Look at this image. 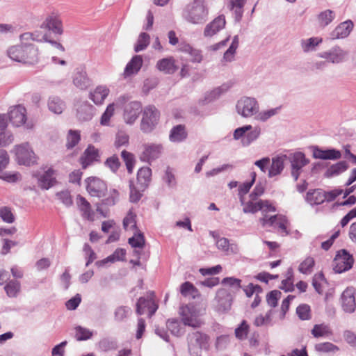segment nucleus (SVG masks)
<instances>
[{
    "mask_svg": "<svg viewBox=\"0 0 356 356\" xmlns=\"http://www.w3.org/2000/svg\"><path fill=\"white\" fill-rule=\"evenodd\" d=\"M8 55L12 60L26 65L37 64L40 60L38 47L34 44L13 46L8 49Z\"/></svg>",
    "mask_w": 356,
    "mask_h": 356,
    "instance_id": "nucleus-1",
    "label": "nucleus"
},
{
    "mask_svg": "<svg viewBox=\"0 0 356 356\" xmlns=\"http://www.w3.org/2000/svg\"><path fill=\"white\" fill-rule=\"evenodd\" d=\"M209 15L205 0H193L186 9L184 17L190 23L197 24L204 22Z\"/></svg>",
    "mask_w": 356,
    "mask_h": 356,
    "instance_id": "nucleus-2",
    "label": "nucleus"
},
{
    "mask_svg": "<svg viewBox=\"0 0 356 356\" xmlns=\"http://www.w3.org/2000/svg\"><path fill=\"white\" fill-rule=\"evenodd\" d=\"M140 129L144 133H150L159 122L160 112L153 105H149L142 109Z\"/></svg>",
    "mask_w": 356,
    "mask_h": 356,
    "instance_id": "nucleus-3",
    "label": "nucleus"
},
{
    "mask_svg": "<svg viewBox=\"0 0 356 356\" xmlns=\"http://www.w3.org/2000/svg\"><path fill=\"white\" fill-rule=\"evenodd\" d=\"M21 44L19 46H29L30 42H48L61 51H65L64 47L58 42L51 40L47 33H42V31L35 32H26L19 35Z\"/></svg>",
    "mask_w": 356,
    "mask_h": 356,
    "instance_id": "nucleus-4",
    "label": "nucleus"
},
{
    "mask_svg": "<svg viewBox=\"0 0 356 356\" xmlns=\"http://www.w3.org/2000/svg\"><path fill=\"white\" fill-rule=\"evenodd\" d=\"M41 30L44 33H51L56 35H61L63 33V25L60 15L56 13H51L46 15L44 20L40 25Z\"/></svg>",
    "mask_w": 356,
    "mask_h": 356,
    "instance_id": "nucleus-5",
    "label": "nucleus"
},
{
    "mask_svg": "<svg viewBox=\"0 0 356 356\" xmlns=\"http://www.w3.org/2000/svg\"><path fill=\"white\" fill-rule=\"evenodd\" d=\"M14 150L19 164L31 165L37 162L38 158L28 143L15 145Z\"/></svg>",
    "mask_w": 356,
    "mask_h": 356,
    "instance_id": "nucleus-6",
    "label": "nucleus"
},
{
    "mask_svg": "<svg viewBox=\"0 0 356 356\" xmlns=\"http://www.w3.org/2000/svg\"><path fill=\"white\" fill-rule=\"evenodd\" d=\"M354 263L353 256L345 249L339 250L333 261V270L336 273H341L350 270Z\"/></svg>",
    "mask_w": 356,
    "mask_h": 356,
    "instance_id": "nucleus-7",
    "label": "nucleus"
},
{
    "mask_svg": "<svg viewBox=\"0 0 356 356\" xmlns=\"http://www.w3.org/2000/svg\"><path fill=\"white\" fill-rule=\"evenodd\" d=\"M187 340L190 353L198 354L200 350L208 347L209 337L201 332L196 331L188 334Z\"/></svg>",
    "mask_w": 356,
    "mask_h": 356,
    "instance_id": "nucleus-8",
    "label": "nucleus"
},
{
    "mask_svg": "<svg viewBox=\"0 0 356 356\" xmlns=\"http://www.w3.org/2000/svg\"><path fill=\"white\" fill-rule=\"evenodd\" d=\"M260 135V129L258 127L252 129L251 125H245L237 128L234 132V138L235 140L241 139L244 145H248L255 140Z\"/></svg>",
    "mask_w": 356,
    "mask_h": 356,
    "instance_id": "nucleus-9",
    "label": "nucleus"
},
{
    "mask_svg": "<svg viewBox=\"0 0 356 356\" xmlns=\"http://www.w3.org/2000/svg\"><path fill=\"white\" fill-rule=\"evenodd\" d=\"M179 314L181 316V321L185 325L195 328L199 327L201 325L202 322L193 306H181L179 309Z\"/></svg>",
    "mask_w": 356,
    "mask_h": 356,
    "instance_id": "nucleus-10",
    "label": "nucleus"
},
{
    "mask_svg": "<svg viewBox=\"0 0 356 356\" xmlns=\"http://www.w3.org/2000/svg\"><path fill=\"white\" fill-rule=\"evenodd\" d=\"M236 109L242 116L248 118L257 113L259 105L254 98L243 97L238 101Z\"/></svg>",
    "mask_w": 356,
    "mask_h": 356,
    "instance_id": "nucleus-11",
    "label": "nucleus"
},
{
    "mask_svg": "<svg viewBox=\"0 0 356 356\" xmlns=\"http://www.w3.org/2000/svg\"><path fill=\"white\" fill-rule=\"evenodd\" d=\"M149 296L147 298L140 297L136 303V313L138 315H143L148 312V316L151 317L156 312L158 305L153 299L154 292H149Z\"/></svg>",
    "mask_w": 356,
    "mask_h": 356,
    "instance_id": "nucleus-12",
    "label": "nucleus"
},
{
    "mask_svg": "<svg viewBox=\"0 0 356 356\" xmlns=\"http://www.w3.org/2000/svg\"><path fill=\"white\" fill-rule=\"evenodd\" d=\"M260 222L263 227H273L274 228H279L283 235H287L289 232L286 229L287 219L282 215H275L268 217L265 216L260 219Z\"/></svg>",
    "mask_w": 356,
    "mask_h": 356,
    "instance_id": "nucleus-13",
    "label": "nucleus"
},
{
    "mask_svg": "<svg viewBox=\"0 0 356 356\" xmlns=\"http://www.w3.org/2000/svg\"><path fill=\"white\" fill-rule=\"evenodd\" d=\"M216 309L221 313L228 312L232 307L233 296L226 289H220L216 293Z\"/></svg>",
    "mask_w": 356,
    "mask_h": 356,
    "instance_id": "nucleus-14",
    "label": "nucleus"
},
{
    "mask_svg": "<svg viewBox=\"0 0 356 356\" xmlns=\"http://www.w3.org/2000/svg\"><path fill=\"white\" fill-rule=\"evenodd\" d=\"M150 179H130V201L136 203L140 200L143 192L145 191Z\"/></svg>",
    "mask_w": 356,
    "mask_h": 356,
    "instance_id": "nucleus-15",
    "label": "nucleus"
},
{
    "mask_svg": "<svg viewBox=\"0 0 356 356\" xmlns=\"http://www.w3.org/2000/svg\"><path fill=\"white\" fill-rule=\"evenodd\" d=\"M162 152L163 146L161 144H144L140 159L143 161L150 162L158 159L161 155Z\"/></svg>",
    "mask_w": 356,
    "mask_h": 356,
    "instance_id": "nucleus-16",
    "label": "nucleus"
},
{
    "mask_svg": "<svg viewBox=\"0 0 356 356\" xmlns=\"http://www.w3.org/2000/svg\"><path fill=\"white\" fill-rule=\"evenodd\" d=\"M291 175L294 178H298L300 175L302 169L305 166L309 161L302 152H296L290 157Z\"/></svg>",
    "mask_w": 356,
    "mask_h": 356,
    "instance_id": "nucleus-17",
    "label": "nucleus"
},
{
    "mask_svg": "<svg viewBox=\"0 0 356 356\" xmlns=\"http://www.w3.org/2000/svg\"><path fill=\"white\" fill-rule=\"evenodd\" d=\"M142 111V104L139 102H131L126 105L123 118L126 123L133 124Z\"/></svg>",
    "mask_w": 356,
    "mask_h": 356,
    "instance_id": "nucleus-18",
    "label": "nucleus"
},
{
    "mask_svg": "<svg viewBox=\"0 0 356 356\" xmlns=\"http://www.w3.org/2000/svg\"><path fill=\"white\" fill-rule=\"evenodd\" d=\"M226 24L224 15H219L207 24L204 29L203 35L205 38H211L225 28Z\"/></svg>",
    "mask_w": 356,
    "mask_h": 356,
    "instance_id": "nucleus-19",
    "label": "nucleus"
},
{
    "mask_svg": "<svg viewBox=\"0 0 356 356\" xmlns=\"http://www.w3.org/2000/svg\"><path fill=\"white\" fill-rule=\"evenodd\" d=\"M86 188L90 195L102 197L107 190L106 184L103 179H87Z\"/></svg>",
    "mask_w": 356,
    "mask_h": 356,
    "instance_id": "nucleus-20",
    "label": "nucleus"
},
{
    "mask_svg": "<svg viewBox=\"0 0 356 356\" xmlns=\"http://www.w3.org/2000/svg\"><path fill=\"white\" fill-rule=\"evenodd\" d=\"M341 304L344 312L353 313L356 308L355 289L353 288H347L341 295Z\"/></svg>",
    "mask_w": 356,
    "mask_h": 356,
    "instance_id": "nucleus-21",
    "label": "nucleus"
},
{
    "mask_svg": "<svg viewBox=\"0 0 356 356\" xmlns=\"http://www.w3.org/2000/svg\"><path fill=\"white\" fill-rule=\"evenodd\" d=\"M100 155L98 149L95 146L90 145L84 151L83 155L80 158V163L83 169H86L89 165L93 162L99 160Z\"/></svg>",
    "mask_w": 356,
    "mask_h": 356,
    "instance_id": "nucleus-22",
    "label": "nucleus"
},
{
    "mask_svg": "<svg viewBox=\"0 0 356 356\" xmlns=\"http://www.w3.org/2000/svg\"><path fill=\"white\" fill-rule=\"evenodd\" d=\"M9 120L15 127L24 124L26 120V110L20 105L15 106L9 112Z\"/></svg>",
    "mask_w": 356,
    "mask_h": 356,
    "instance_id": "nucleus-23",
    "label": "nucleus"
},
{
    "mask_svg": "<svg viewBox=\"0 0 356 356\" xmlns=\"http://www.w3.org/2000/svg\"><path fill=\"white\" fill-rule=\"evenodd\" d=\"M218 249L223 252L226 255L236 254L239 252V248L236 243H231L225 237L219 238L216 241Z\"/></svg>",
    "mask_w": 356,
    "mask_h": 356,
    "instance_id": "nucleus-24",
    "label": "nucleus"
},
{
    "mask_svg": "<svg viewBox=\"0 0 356 356\" xmlns=\"http://www.w3.org/2000/svg\"><path fill=\"white\" fill-rule=\"evenodd\" d=\"M287 159V156L281 154L272 159V163L268 169V176L275 177L281 174L284 168V163Z\"/></svg>",
    "mask_w": 356,
    "mask_h": 356,
    "instance_id": "nucleus-25",
    "label": "nucleus"
},
{
    "mask_svg": "<svg viewBox=\"0 0 356 356\" xmlns=\"http://www.w3.org/2000/svg\"><path fill=\"white\" fill-rule=\"evenodd\" d=\"M353 28V23L350 20L345 21L339 24L332 33L333 39L344 38L347 37Z\"/></svg>",
    "mask_w": 356,
    "mask_h": 356,
    "instance_id": "nucleus-26",
    "label": "nucleus"
},
{
    "mask_svg": "<svg viewBox=\"0 0 356 356\" xmlns=\"http://www.w3.org/2000/svg\"><path fill=\"white\" fill-rule=\"evenodd\" d=\"M143 60L141 56H134L131 58V60L127 64L123 74L124 76L127 77L132 74H136L140 70L143 65Z\"/></svg>",
    "mask_w": 356,
    "mask_h": 356,
    "instance_id": "nucleus-27",
    "label": "nucleus"
},
{
    "mask_svg": "<svg viewBox=\"0 0 356 356\" xmlns=\"http://www.w3.org/2000/svg\"><path fill=\"white\" fill-rule=\"evenodd\" d=\"M313 156L319 159H339L341 156V154L339 150L327 149L323 150L318 147H314L313 150Z\"/></svg>",
    "mask_w": 356,
    "mask_h": 356,
    "instance_id": "nucleus-28",
    "label": "nucleus"
},
{
    "mask_svg": "<svg viewBox=\"0 0 356 356\" xmlns=\"http://www.w3.org/2000/svg\"><path fill=\"white\" fill-rule=\"evenodd\" d=\"M110 92L109 89L104 86H97L90 94V99L97 105H101Z\"/></svg>",
    "mask_w": 356,
    "mask_h": 356,
    "instance_id": "nucleus-29",
    "label": "nucleus"
},
{
    "mask_svg": "<svg viewBox=\"0 0 356 356\" xmlns=\"http://www.w3.org/2000/svg\"><path fill=\"white\" fill-rule=\"evenodd\" d=\"M325 200L326 196H325V191L320 188L309 191L306 195V200L311 205L321 204L323 203Z\"/></svg>",
    "mask_w": 356,
    "mask_h": 356,
    "instance_id": "nucleus-30",
    "label": "nucleus"
},
{
    "mask_svg": "<svg viewBox=\"0 0 356 356\" xmlns=\"http://www.w3.org/2000/svg\"><path fill=\"white\" fill-rule=\"evenodd\" d=\"M188 136V133L186 130V127L182 124H179L172 127L169 135V139L171 142L179 143Z\"/></svg>",
    "mask_w": 356,
    "mask_h": 356,
    "instance_id": "nucleus-31",
    "label": "nucleus"
},
{
    "mask_svg": "<svg viewBox=\"0 0 356 356\" xmlns=\"http://www.w3.org/2000/svg\"><path fill=\"white\" fill-rule=\"evenodd\" d=\"M77 204L84 218L90 221L94 220L95 213L91 209L90 203L84 197L79 195L77 197Z\"/></svg>",
    "mask_w": 356,
    "mask_h": 356,
    "instance_id": "nucleus-32",
    "label": "nucleus"
},
{
    "mask_svg": "<svg viewBox=\"0 0 356 356\" xmlns=\"http://www.w3.org/2000/svg\"><path fill=\"white\" fill-rule=\"evenodd\" d=\"M157 68L166 74H172L178 67L175 65V60L172 58H163L157 62Z\"/></svg>",
    "mask_w": 356,
    "mask_h": 356,
    "instance_id": "nucleus-33",
    "label": "nucleus"
},
{
    "mask_svg": "<svg viewBox=\"0 0 356 356\" xmlns=\"http://www.w3.org/2000/svg\"><path fill=\"white\" fill-rule=\"evenodd\" d=\"M335 18V13L331 10L321 12L316 17L317 24L320 28H325Z\"/></svg>",
    "mask_w": 356,
    "mask_h": 356,
    "instance_id": "nucleus-34",
    "label": "nucleus"
},
{
    "mask_svg": "<svg viewBox=\"0 0 356 356\" xmlns=\"http://www.w3.org/2000/svg\"><path fill=\"white\" fill-rule=\"evenodd\" d=\"M48 108L51 112L60 114L64 111L65 104L58 97L53 96L49 99Z\"/></svg>",
    "mask_w": 356,
    "mask_h": 356,
    "instance_id": "nucleus-35",
    "label": "nucleus"
},
{
    "mask_svg": "<svg viewBox=\"0 0 356 356\" xmlns=\"http://www.w3.org/2000/svg\"><path fill=\"white\" fill-rule=\"evenodd\" d=\"M347 169V163L346 161H340L327 168L325 175L327 177H337L345 172Z\"/></svg>",
    "mask_w": 356,
    "mask_h": 356,
    "instance_id": "nucleus-36",
    "label": "nucleus"
},
{
    "mask_svg": "<svg viewBox=\"0 0 356 356\" xmlns=\"http://www.w3.org/2000/svg\"><path fill=\"white\" fill-rule=\"evenodd\" d=\"M21 289V284L19 282L12 280H10L4 286L6 295L10 298H15L17 296Z\"/></svg>",
    "mask_w": 356,
    "mask_h": 356,
    "instance_id": "nucleus-37",
    "label": "nucleus"
},
{
    "mask_svg": "<svg viewBox=\"0 0 356 356\" xmlns=\"http://www.w3.org/2000/svg\"><path fill=\"white\" fill-rule=\"evenodd\" d=\"M245 1L246 0H231L229 1V9L234 11L236 20H240L243 15Z\"/></svg>",
    "mask_w": 356,
    "mask_h": 356,
    "instance_id": "nucleus-38",
    "label": "nucleus"
},
{
    "mask_svg": "<svg viewBox=\"0 0 356 356\" xmlns=\"http://www.w3.org/2000/svg\"><path fill=\"white\" fill-rule=\"evenodd\" d=\"M131 309L127 306H119L114 312V319L117 322L124 321L131 314Z\"/></svg>",
    "mask_w": 356,
    "mask_h": 356,
    "instance_id": "nucleus-39",
    "label": "nucleus"
},
{
    "mask_svg": "<svg viewBox=\"0 0 356 356\" xmlns=\"http://www.w3.org/2000/svg\"><path fill=\"white\" fill-rule=\"evenodd\" d=\"M238 37L234 36L232 42L228 49L223 55V60L226 62H231L234 60L237 48L238 47Z\"/></svg>",
    "mask_w": 356,
    "mask_h": 356,
    "instance_id": "nucleus-40",
    "label": "nucleus"
},
{
    "mask_svg": "<svg viewBox=\"0 0 356 356\" xmlns=\"http://www.w3.org/2000/svg\"><path fill=\"white\" fill-rule=\"evenodd\" d=\"M92 106L90 105H81L77 110V117L81 121H87L92 117Z\"/></svg>",
    "mask_w": 356,
    "mask_h": 356,
    "instance_id": "nucleus-41",
    "label": "nucleus"
},
{
    "mask_svg": "<svg viewBox=\"0 0 356 356\" xmlns=\"http://www.w3.org/2000/svg\"><path fill=\"white\" fill-rule=\"evenodd\" d=\"M137 232L134 234V236L129 238L128 243L135 250L136 248L141 249L145 246V240L144 235L142 232L136 231Z\"/></svg>",
    "mask_w": 356,
    "mask_h": 356,
    "instance_id": "nucleus-42",
    "label": "nucleus"
},
{
    "mask_svg": "<svg viewBox=\"0 0 356 356\" xmlns=\"http://www.w3.org/2000/svg\"><path fill=\"white\" fill-rule=\"evenodd\" d=\"M311 332H312V334L315 338L323 337L328 336L332 334L330 327L325 324L314 325Z\"/></svg>",
    "mask_w": 356,
    "mask_h": 356,
    "instance_id": "nucleus-43",
    "label": "nucleus"
},
{
    "mask_svg": "<svg viewBox=\"0 0 356 356\" xmlns=\"http://www.w3.org/2000/svg\"><path fill=\"white\" fill-rule=\"evenodd\" d=\"M98 348L102 351L108 352L117 349L118 343L113 339L104 338L99 341Z\"/></svg>",
    "mask_w": 356,
    "mask_h": 356,
    "instance_id": "nucleus-44",
    "label": "nucleus"
},
{
    "mask_svg": "<svg viewBox=\"0 0 356 356\" xmlns=\"http://www.w3.org/2000/svg\"><path fill=\"white\" fill-rule=\"evenodd\" d=\"M314 265L315 261L314 258L312 257H307L299 265L298 270L302 274L309 275L313 271Z\"/></svg>",
    "mask_w": 356,
    "mask_h": 356,
    "instance_id": "nucleus-45",
    "label": "nucleus"
},
{
    "mask_svg": "<svg viewBox=\"0 0 356 356\" xmlns=\"http://www.w3.org/2000/svg\"><path fill=\"white\" fill-rule=\"evenodd\" d=\"M150 36L146 33H141L138 38L137 42L134 47V51L139 52L144 50L149 45Z\"/></svg>",
    "mask_w": 356,
    "mask_h": 356,
    "instance_id": "nucleus-46",
    "label": "nucleus"
},
{
    "mask_svg": "<svg viewBox=\"0 0 356 356\" xmlns=\"http://www.w3.org/2000/svg\"><path fill=\"white\" fill-rule=\"evenodd\" d=\"M93 335L92 331L82 326L75 327V338L77 341H86L90 339Z\"/></svg>",
    "mask_w": 356,
    "mask_h": 356,
    "instance_id": "nucleus-47",
    "label": "nucleus"
},
{
    "mask_svg": "<svg viewBox=\"0 0 356 356\" xmlns=\"http://www.w3.org/2000/svg\"><path fill=\"white\" fill-rule=\"evenodd\" d=\"M136 215L130 209L123 220V227L125 229H135L138 231L136 221Z\"/></svg>",
    "mask_w": 356,
    "mask_h": 356,
    "instance_id": "nucleus-48",
    "label": "nucleus"
},
{
    "mask_svg": "<svg viewBox=\"0 0 356 356\" xmlns=\"http://www.w3.org/2000/svg\"><path fill=\"white\" fill-rule=\"evenodd\" d=\"M121 157L125 163L129 173H132L136 163L134 154L126 150H123L121 152Z\"/></svg>",
    "mask_w": 356,
    "mask_h": 356,
    "instance_id": "nucleus-49",
    "label": "nucleus"
},
{
    "mask_svg": "<svg viewBox=\"0 0 356 356\" xmlns=\"http://www.w3.org/2000/svg\"><path fill=\"white\" fill-rule=\"evenodd\" d=\"M80 133L77 131L70 130L67 136L66 147L67 149H72L75 147L80 141Z\"/></svg>",
    "mask_w": 356,
    "mask_h": 356,
    "instance_id": "nucleus-50",
    "label": "nucleus"
},
{
    "mask_svg": "<svg viewBox=\"0 0 356 356\" xmlns=\"http://www.w3.org/2000/svg\"><path fill=\"white\" fill-rule=\"evenodd\" d=\"M249 325L245 320L242 321L241 324L235 329V336L240 340H244L247 338L249 332Z\"/></svg>",
    "mask_w": 356,
    "mask_h": 356,
    "instance_id": "nucleus-51",
    "label": "nucleus"
},
{
    "mask_svg": "<svg viewBox=\"0 0 356 356\" xmlns=\"http://www.w3.org/2000/svg\"><path fill=\"white\" fill-rule=\"evenodd\" d=\"M296 314L302 321L309 320L312 318L310 307L307 304L300 305L296 309Z\"/></svg>",
    "mask_w": 356,
    "mask_h": 356,
    "instance_id": "nucleus-52",
    "label": "nucleus"
},
{
    "mask_svg": "<svg viewBox=\"0 0 356 356\" xmlns=\"http://www.w3.org/2000/svg\"><path fill=\"white\" fill-rule=\"evenodd\" d=\"M315 350L320 353H334L338 351L339 348L330 342H323L316 344Z\"/></svg>",
    "mask_w": 356,
    "mask_h": 356,
    "instance_id": "nucleus-53",
    "label": "nucleus"
},
{
    "mask_svg": "<svg viewBox=\"0 0 356 356\" xmlns=\"http://www.w3.org/2000/svg\"><path fill=\"white\" fill-rule=\"evenodd\" d=\"M73 82L74 85L81 89L86 87L88 82V78L86 72H77L74 76Z\"/></svg>",
    "mask_w": 356,
    "mask_h": 356,
    "instance_id": "nucleus-54",
    "label": "nucleus"
},
{
    "mask_svg": "<svg viewBox=\"0 0 356 356\" xmlns=\"http://www.w3.org/2000/svg\"><path fill=\"white\" fill-rule=\"evenodd\" d=\"M115 113V104L113 103L110 104L107 106L104 113L101 117L100 123L102 125H108L109 122L112 116Z\"/></svg>",
    "mask_w": 356,
    "mask_h": 356,
    "instance_id": "nucleus-55",
    "label": "nucleus"
},
{
    "mask_svg": "<svg viewBox=\"0 0 356 356\" xmlns=\"http://www.w3.org/2000/svg\"><path fill=\"white\" fill-rule=\"evenodd\" d=\"M0 218L6 223H13L15 220L11 208L8 207H0Z\"/></svg>",
    "mask_w": 356,
    "mask_h": 356,
    "instance_id": "nucleus-56",
    "label": "nucleus"
},
{
    "mask_svg": "<svg viewBox=\"0 0 356 356\" xmlns=\"http://www.w3.org/2000/svg\"><path fill=\"white\" fill-rule=\"evenodd\" d=\"M196 292V288L190 282H185L180 286V293L183 296H194Z\"/></svg>",
    "mask_w": 356,
    "mask_h": 356,
    "instance_id": "nucleus-57",
    "label": "nucleus"
},
{
    "mask_svg": "<svg viewBox=\"0 0 356 356\" xmlns=\"http://www.w3.org/2000/svg\"><path fill=\"white\" fill-rule=\"evenodd\" d=\"M222 284L228 286L233 289L238 291L241 288V280L234 277H227L222 279Z\"/></svg>",
    "mask_w": 356,
    "mask_h": 356,
    "instance_id": "nucleus-58",
    "label": "nucleus"
},
{
    "mask_svg": "<svg viewBox=\"0 0 356 356\" xmlns=\"http://www.w3.org/2000/svg\"><path fill=\"white\" fill-rule=\"evenodd\" d=\"M282 293L278 290H273L269 292L266 296V302L271 307H275L277 302L281 298Z\"/></svg>",
    "mask_w": 356,
    "mask_h": 356,
    "instance_id": "nucleus-59",
    "label": "nucleus"
},
{
    "mask_svg": "<svg viewBox=\"0 0 356 356\" xmlns=\"http://www.w3.org/2000/svg\"><path fill=\"white\" fill-rule=\"evenodd\" d=\"M168 330L175 336H180L182 332L180 328L179 322L177 320H168L166 323Z\"/></svg>",
    "mask_w": 356,
    "mask_h": 356,
    "instance_id": "nucleus-60",
    "label": "nucleus"
},
{
    "mask_svg": "<svg viewBox=\"0 0 356 356\" xmlns=\"http://www.w3.org/2000/svg\"><path fill=\"white\" fill-rule=\"evenodd\" d=\"M56 195L65 206L69 207L72 205L73 200L69 191L58 192Z\"/></svg>",
    "mask_w": 356,
    "mask_h": 356,
    "instance_id": "nucleus-61",
    "label": "nucleus"
},
{
    "mask_svg": "<svg viewBox=\"0 0 356 356\" xmlns=\"http://www.w3.org/2000/svg\"><path fill=\"white\" fill-rule=\"evenodd\" d=\"M126 256V250L123 248H117L112 254L107 257V260H110V263L124 261Z\"/></svg>",
    "mask_w": 356,
    "mask_h": 356,
    "instance_id": "nucleus-62",
    "label": "nucleus"
},
{
    "mask_svg": "<svg viewBox=\"0 0 356 356\" xmlns=\"http://www.w3.org/2000/svg\"><path fill=\"white\" fill-rule=\"evenodd\" d=\"M321 282H325V276L322 272L315 274L312 279V285L315 291L319 294L323 293Z\"/></svg>",
    "mask_w": 356,
    "mask_h": 356,
    "instance_id": "nucleus-63",
    "label": "nucleus"
},
{
    "mask_svg": "<svg viewBox=\"0 0 356 356\" xmlns=\"http://www.w3.org/2000/svg\"><path fill=\"white\" fill-rule=\"evenodd\" d=\"M321 41H322L321 38H311L308 40H302V47L305 51H309L313 49L320 42H321Z\"/></svg>",
    "mask_w": 356,
    "mask_h": 356,
    "instance_id": "nucleus-64",
    "label": "nucleus"
}]
</instances>
